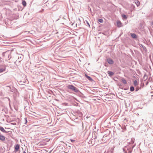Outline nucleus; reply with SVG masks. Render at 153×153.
<instances>
[{
    "label": "nucleus",
    "mask_w": 153,
    "mask_h": 153,
    "mask_svg": "<svg viewBox=\"0 0 153 153\" xmlns=\"http://www.w3.org/2000/svg\"><path fill=\"white\" fill-rule=\"evenodd\" d=\"M128 153H131V152L132 150L131 148H130L129 149H128Z\"/></svg>",
    "instance_id": "obj_15"
},
{
    "label": "nucleus",
    "mask_w": 153,
    "mask_h": 153,
    "mask_svg": "<svg viewBox=\"0 0 153 153\" xmlns=\"http://www.w3.org/2000/svg\"><path fill=\"white\" fill-rule=\"evenodd\" d=\"M46 5L49 7V8H50L49 6V4L47 2L46 3Z\"/></svg>",
    "instance_id": "obj_22"
},
{
    "label": "nucleus",
    "mask_w": 153,
    "mask_h": 153,
    "mask_svg": "<svg viewBox=\"0 0 153 153\" xmlns=\"http://www.w3.org/2000/svg\"><path fill=\"white\" fill-rule=\"evenodd\" d=\"M9 55H8V58H9Z\"/></svg>",
    "instance_id": "obj_29"
},
{
    "label": "nucleus",
    "mask_w": 153,
    "mask_h": 153,
    "mask_svg": "<svg viewBox=\"0 0 153 153\" xmlns=\"http://www.w3.org/2000/svg\"><path fill=\"white\" fill-rule=\"evenodd\" d=\"M23 56L22 55H20V56H18V59H19V62H20V61H21L23 59Z\"/></svg>",
    "instance_id": "obj_10"
},
{
    "label": "nucleus",
    "mask_w": 153,
    "mask_h": 153,
    "mask_svg": "<svg viewBox=\"0 0 153 153\" xmlns=\"http://www.w3.org/2000/svg\"><path fill=\"white\" fill-rule=\"evenodd\" d=\"M101 140L102 141L101 142V143H105V142H104L105 141V140H104V136H103L102 138L101 139Z\"/></svg>",
    "instance_id": "obj_16"
},
{
    "label": "nucleus",
    "mask_w": 153,
    "mask_h": 153,
    "mask_svg": "<svg viewBox=\"0 0 153 153\" xmlns=\"http://www.w3.org/2000/svg\"><path fill=\"white\" fill-rule=\"evenodd\" d=\"M122 82H123V83H124L126 84V80L124 79H123L122 80Z\"/></svg>",
    "instance_id": "obj_21"
},
{
    "label": "nucleus",
    "mask_w": 153,
    "mask_h": 153,
    "mask_svg": "<svg viewBox=\"0 0 153 153\" xmlns=\"http://www.w3.org/2000/svg\"><path fill=\"white\" fill-rule=\"evenodd\" d=\"M0 130L2 132L7 133V132L2 126H0Z\"/></svg>",
    "instance_id": "obj_5"
},
{
    "label": "nucleus",
    "mask_w": 153,
    "mask_h": 153,
    "mask_svg": "<svg viewBox=\"0 0 153 153\" xmlns=\"http://www.w3.org/2000/svg\"><path fill=\"white\" fill-rule=\"evenodd\" d=\"M107 62L110 64H112L114 63V61L113 60L111 59H107Z\"/></svg>",
    "instance_id": "obj_4"
},
{
    "label": "nucleus",
    "mask_w": 153,
    "mask_h": 153,
    "mask_svg": "<svg viewBox=\"0 0 153 153\" xmlns=\"http://www.w3.org/2000/svg\"><path fill=\"white\" fill-rule=\"evenodd\" d=\"M107 73H108V74H109V75L111 76L113 75L114 74V73L113 72L110 71H108Z\"/></svg>",
    "instance_id": "obj_11"
},
{
    "label": "nucleus",
    "mask_w": 153,
    "mask_h": 153,
    "mask_svg": "<svg viewBox=\"0 0 153 153\" xmlns=\"http://www.w3.org/2000/svg\"><path fill=\"white\" fill-rule=\"evenodd\" d=\"M117 26L119 27H120L122 26V23L120 21H118L117 22Z\"/></svg>",
    "instance_id": "obj_6"
},
{
    "label": "nucleus",
    "mask_w": 153,
    "mask_h": 153,
    "mask_svg": "<svg viewBox=\"0 0 153 153\" xmlns=\"http://www.w3.org/2000/svg\"><path fill=\"white\" fill-rule=\"evenodd\" d=\"M9 52V51H6L5 52L3 53V56H5V54H8V53Z\"/></svg>",
    "instance_id": "obj_14"
},
{
    "label": "nucleus",
    "mask_w": 153,
    "mask_h": 153,
    "mask_svg": "<svg viewBox=\"0 0 153 153\" xmlns=\"http://www.w3.org/2000/svg\"><path fill=\"white\" fill-rule=\"evenodd\" d=\"M131 36L133 38H135L136 37V35L134 33H132L131 34Z\"/></svg>",
    "instance_id": "obj_13"
},
{
    "label": "nucleus",
    "mask_w": 153,
    "mask_h": 153,
    "mask_svg": "<svg viewBox=\"0 0 153 153\" xmlns=\"http://www.w3.org/2000/svg\"><path fill=\"white\" fill-rule=\"evenodd\" d=\"M152 25H153V22H152Z\"/></svg>",
    "instance_id": "obj_26"
},
{
    "label": "nucleus",
    "mask_w": 153,
    "mask_h": 153,
    "mask_svg": "<svg viewBox=\"0 0 153 153\" xmlns=\"http://www.w3.org/2000/svg\"><path fill=\"white\" fill-rule=\"evenodd\" d=\"M98 21L102 23L103 22V21L102 19H99L98 20Z\"/></svg>",
    "instance_id": "obj_18"
},
{
    "label": "nucleus",
    "mask_w": 153,
    "mask_h": 153,
    "mask_svg": "<svg viewBox=\"0 0 153 153\" xmlns=\"http://www.w3.org/2000/svg\"><path fill=\"white\" fill-rule=\"evenodd\" d=\"M104 65L105 66V63H104Z\"/></svg>",
    "instance_id": "obj_27"
},
{
    "label": "nucleus",
    "mask_w": 153,
    "mask_h": 153,
    "mask_svg": "<svg viewBox=\"0 0 153 153\" xmlns=\"http://www.w3.org/2000/svg\"><path fill=\"white\" fill-rule=\"evenodd\" d=\"M70 140L71 141V142L72 143H73L75 141V140H73L72 139H71Z\"/></svg>",
    "instance_id": "obj_24"
},
{
    "label": "nucleus",
    "mask_w": 153,
    "mask_h": 153,
    "mask_svg": "<svg viewBox=\"0 0 153 153\" xmlns=\"http://www.w3.org/2000/svg\"><path fill=\"white\" fill-rule=\"evenodd\" d=\"M134 85L135 86H136L138 84V83L137 82V81L136 80H135L134 81Z\"/></svg>",
    "instance_id": "obj_12"
},
{
    "label": "nucleus",
    "mask_w": 153,
    "mask_h": 153,
    "mask_svg": "<svg viewBox=\"0 0 153 153\" xmlns=\"http://www.w3.org/2000/svg\"><path fill=\"white\" fill-rule=\"evenodd\" d=\"M19 145L18 144H17L14 146L15 151L16 152H17L19 150Z\"/></svg>",
    "instance_id": "obj_2"
},
{
    "label": "nucleus",
    "mask_w": 153,
    "mask_h": 153,
    "mask_svg": "<svg viewBox=\"0 0 153 153\" xmlns=\"http://www.w3.org/2000/svg\"><path fill=\"white\" fill-rule=\"evenodd\" d=\"M86 22L87 24L88 25V26L90 27V24H89V23H88V22L87 21H86Z\"/></svg>",
    "instance_id": "obj_23"
},
{
    "label": "nucleus",
    "mask_w": 153,
    "mask_h": 153,
    "mask_svg": "<svg viewBox=\"0 0 153 153\" xmlns=\"http://www.w3.org/2000/svg\"><path fill=\"white\" fill-rule=\"evenodd\" d=\"M22 5L24 6V7H25L26 6L27 3L26 1L25 0H22Z\"/></svg>",
    "instance_id": "obj_8"
},
{
    "label": "nucleus",
    "mask_w": 153,
    "mask_h": 153,
    "mask_svg": "<svg viewBox=\"0 0 153 153\" xmlns=\"http://www.w3.org/2000/svg\"><path fill=\"white\" fill-rule=\"evenodd\" d=\"M67 87L68 89L75 92L78 93L79 91V90L77 88L74 87L72 85H68L67 86Z\"/></svg>",
    "instance_id": "obj_1"
},
{
    "label": "nucleus",
    "mask_w": 153,
    "mask_h": 153,
    "mask_svg": "<svg viewBox=\"0 0 153 153\" xmlns=\"http://www.w3.org/2000/svg\"><path fill=\"white\" fill-rule=\"evenodd\" d=\"M4 70L3 68H0V72L1 73L4 71Z\"/></svg>",
    "instance_id": "obj_20"
},
{
    "label": "nucleus",
    "mask_w": 153,
    "mask_h": 153,
    "mask_svg": "<svg viewBox=\"0 0 153 153\" xmlns=\"http://www.w3.org/2000/svg\"><path fill=\"white\" fill-rule=\"evenodd\" d=\"M105 153V151L104 152V153Z\"/></svg>",
    "instance_id": "obj_30"
},
{
    "label": "nucleus",
    "mask_w": 153,
    "mask_h": 153,
    "mask_svg": "<svg viewBox=\"0 0 153 153\" xmlns=\"http://www.w3.org/2000/svg\"><path fill=\"white\" fill-rule=\"evenodd\" d=\"M77 114L78 116L79 117H81L82 116V113L81 112L79 111H77Z\"/></svg>",
    "instance_id": "obj_7"
},
{
    "label": "nucleus",
    "mask_w": 153,
    "mask_h": 153,
    "mask_svg": "<svg viewBox=\"0 0 153 153\" xmlns=\"http://www.w3.org/2000/svg\"><path fill=\"white\" fill-rule=\"evenodd\" d=\"M86 77L87 78V79L89 80V81H91L93 80V79L90 76H88L87 75H86Z\"/></svg>",
    "instance_id": "obj_9"
},
{
    "label": "nucleus",
    "mask_w": 153,
    "mask_h": 153,
    "mask_svg": "<svg viewBox=\"0 0 153 153\" xmlns=\"http://www.w3.org/2000/svg\"><path fill=\"white\" fill-rule=\"evenodd\" d=\"M103 33L104 35H105V34L104 33Z\"/></svg>",
    "instance_id": "obj_28"
},
{
    "label": "nucleus",
    "mask_w": 153,
    "mask_h": 153,
    "mask_svg": "<svg viewBox=\"0 0 153 153\" xmlns=\"http://www.w3.org/2000/svg\"><path fill=\"white\" fill-rule=\"evenodd\" d=\"M0 140L3 142L5 141V137L0 134Z\"/></svg>",
    "instance_id": "obj_3"
},
{
    "label": "nucleus",
    "mask_w": 153,
    "mask_h": 153,
    "mask_svg": "<svg viewBox=\"0 0 153 153\" xmlns=\"http://www.w3.org/2000/svg\"><path fill=\"white\" fill-rule=\"evenodd\" d=\"M134 88L133 87H131L130 88V90L131 91H133L134 90Z\"/></svg>",
    "instance_id": "obj_17"
},
{
    "label": "nucleus",
    "mask_w": 153,
    "mask_h": 153,
    "mask_svg": "<svg viewBox=\"0 0 153 153\" xmlns=\"http://www.w3.org/2000/svg\"><path fill=\"white\" fill-rule=\"evenodd\" d=\"M25 121H26L25 123H27V120L26 118H25Z\"/></svg>",
    "instance_id": "obj_25"
},
{
    "label": "nucleus",
    "mask_w": 153,
    "mask_h": 153,
    "mask_svg": "<svg viewBox=\"0 0 153 153\" xmlns=\"http://www.w3.org/2000/svg\"><path fill=\"white\" fill-rule=\"evenodd\" d=\"M122 17L125 19H126L127 18V17H126V16L125 15H123Z\"/></svg>",
    "instance_id": "obj_19"
}]
</instances>
